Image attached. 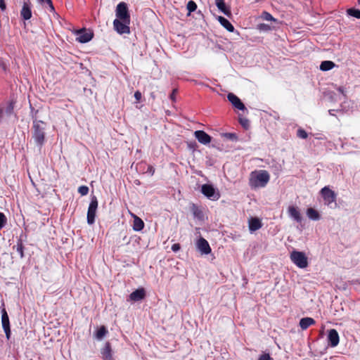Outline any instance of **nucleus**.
<instances>
[{
	"label": "nucleus",
	"instance_id": "f8f14e48",
	"mask_svg": "<svg viewBox=\"0 0 360 360\" xmlns=\"http://www.w3.org/2000/svg\"><path fill=\"white\" fill-rule=\"evenodd\" d=\"M195 136L200 143L205 145L210 143L212 140L211 136L202 130L195 131Z\"/></svg>",
	"mask_w": 360,
	"mask_h": 360
},
{
	"label": "nucleus",
	"instance_id": "f704fd0d",
	"mask_svg": "<svg viewBox=\"0 0 360 360\" xmlns=\"http://www.w3.org/2000/svg\"><path fill=\"white\" fill-rule=\"evenodd\" d=\"M240 124L245 128L248 129L249 127V120L245 118H240Z\"/></svg>",
	"mask_w": 360,
	"mask_h": 360
},
{
	"label": "nucleus",
	"instance_id": "2eb2a0df",
	"mask_svg": "<svg viewBox=\"0 0 360 360\" xmlns=\"http://www.w3.org/2000/svg\"><path fill=\"white\" fill-rule=\"evenodd\" d=\"M288 212L289 216L297 222L302 221V215L299 209L293 205H290L288 208Z\"/></svg>",
	"mask_w": 360,
	"mask_h": 360
},
{
	"label": "nucleus",
	"instance_id": "bb28decb",
	"mask_svg": "<svg viewBox=\"0 0 360 360\" xmlns=\"http://www.w3.org/2000/svg\"><path fill=\"white\" fill-rule=\"evenodd\" d=\"M108 333V330L105 326H102L96 333V338L98 340H101Z\"/></svg>",
	"mask_w": 360,
	"mask_h": 360
},
{
	"label": "nucleus",
	"instance_id": "6ab92c4d",
	"mask_svg": "<svg viewBox=\"0 0 360 360\" xmlns=\"http://www.w3.org/2000/svg\"><path fill=\"white\" fill-rule=\"evenodd\" d=\"M316 323L315 320L311 317H304L300 319L299 325L302 330H307L309 326Z\"/></svg>",
	"mask_w": 360,
	"mask_h": 360
},
{
	"label": "nucleus",
	"instance_id": "f03ea898",
	"mask_svg": "<svg viewBox=\"0 0 360 360\" xmlns=\"http://www.w3.org/2000/svg\"><path fill=\"white\" fill-rule=\"evenodd\" d=\"M46 123L38 120H34L32 124V137L39 146L44 145L45 141V129Z\"/></svg>",
	"mask_w": 360,
	"mask_h": 360
},
{
	"label": "nucleus",
	"instance_id": "37998d69",
	"mask_svg": "<svg viewBox=\"0 0 360 360\" xmlns=\"http://www.w3.org/2000/svg\"><path fill=\"white\" fill-rule=\"evenodd\" d=\"M226 136L227 137H229V139H236V136L235 134H232V133H228V134H226Z\"/></svg>",
	"mask_w": 360,
	"mask_h": 360
},
{
	"label": "nucleus",
	"instance_id": "4468645a",
	"mask_svg": "<svg viewBox=\"0 0 360 360\" xmlns=\"http://www.w3.org/2000/svg\"><path fill=\"white\" fill-rule=\"evenodd\" d=\"M228 100L232 105L238 110H244L245 108L244 104L241 102L240 99L232 93H229L227 96Z\"/></svg>",
	"mask_w": 360,
	"mask_h": 360
},
{
	"label": "nucleus",
	"instance_id": "7ed1b4c3",
	"mask_svg": "<svg viewBox=\"0 0 360 360\" xmlns=\"http://www.w3.org/2000/svg\"><path fill=\"white\" fill-rule=\"evenodd\" d=\"M290 257L291 261L301 269H304L308 266L307 257L302 252L294 250L290 253Z\"/></svg>",
	"mask_w": 360,
	"mask_h": 360
},
{
	"label": "nucleus",
	"instance_id": "c756f323",
	"mask_svg": "<svg viewBox=\"0 0 360 360\" xmlns=\"http://www.w3.org/2000/svg\"><path fill=\"white\" fill-rule=\"evenodd\" d=\"M262 18L267 21H276V19L268 12L264 11L262 13Z\"/></svg>",
	"mask_w": 360,
	"mask_h": 360
},
{
	"label": "nucleus",
	"instance_id": "4be33fe9",
	"mask_svg": "<svg viewBox=\"0 0 360 360\" xmlns=\"http://www.w3.org/2000/svg\"><path fill=\"white\" fill-rule=\"evenodd\" d=\"M215 4L218 9L221 11L224 14L227 16L231 15V11L226 6V4L224 0H215Z\"/></svg>",
	"mask_w": 360,
	"mask_h": 360
},
{
	"label": "nucleus",
	"instance_id": "c85d7f7f",
	"mask_svg": "<svg viewBox=\"0 0 360 360\" xmlns=\"http://www.w3.org/2000/svg\"><path fill=\"white\" fill-rule=\"evenodd\" d=\"M197 8V4L193 1H189L187 4V9L189 13L193 12Z\"/></svg>",
	"mask_w": 360,
	"mask_h": 360
},
{
	"label": "nucleus",
	"instance_id": "c9c22d12",
	"mask_svg": "<svg viewBox=\"0 0 360 360\" xmlns=\"http://www.w3.org/2000/svg\"><path fill=\"white\" fill-rule=\"evenodd\" d=\"M258 360H273V359L270 356L269 354L264 353L259 356Z\"/></svg>",
	"mask_w": 360,
	"mask_h": 360
},
{
	"label": "nucleus",
	"instance_id": "ddd939ff",
	"mask_svg": "<svg viewBox=\"0 0 360 360\" xmlns=\"http://www.w3.org/2000/svg\"><path fill=\"white\" fill-rule=\"evenodd\" d=\"M249 230L251 233L255 232L262 227V223L258 217H250L248 220Z\"/></svg>",
	"mask_w": 360,
	"mask_h": 360
},
{
	"label": "nucleus",
	"instance_id": "a211bd4d",
	"mask_svg": "<svg viewBox=\"0 0 360 360\" xmlns=\"http://www.w3.org/2000/svg\"><path fill=\"white\" fill-rule=\"evenodd\" d=\"M145 296V290L143 288H139L130 294L129 299L131 301L136 302L143 300Z\"/></svg>",
	"mask_w": 360,
	"mask_h": 360
},
{
	"label": "nucleus",
	"instance_id": "a878e982",
	"mask_svg": "<svg viewBox=\"0 0 360 360\" xmlns=\"http://www.w3.org/2000/svg\"><path fill=\"white\" fill-rule=\"evenodd\" d=\"M335 63L330 60H324L320 65V70L322 71H328L335 67Z\"/></svg>",
	"mask_w": 360,
	"mask_h": 360
},
{
	"label": "nucleus",
	"instance_id": "1a4fd4ad",
	"mask_svg": "<svg viewBox=\"0 0 360 360\" xmlns=\"http://www.w3.org/2000/svg\"><path fill=\"white\" fill-rule=\"evenodd\" d=\"M129 25V23H127L117 18L113 21L114 29L120 34H129L130 32Z\"/></svg>",
	"mask_w": 360,
	"mask_h": 360
},
{
	"label": "nucleus",
	"instance_id": "58836bf2",
	"mask_svg": "<svg viewBox=\"0 0 360 360\" xmlns=\"http://www.w3.org/2000/svg\"><path fill=\"white\" fill-rule=\"evenodd\" d=\"M146 172L153 176L155 173V168L152 165H148Z\"/></svg>",
	"mask_w": 360,
	"mask_h": 360
},
{
	"label": "nucleus",
	"instance_id": "f3484780",
	"mask_svg": "<svg viewBox=\"0 0 360 360\" xmlns=\"http://www.w3.org/2000/svg\"><path fill=\"white\" fill-rule=\"evenodd\" d=\"M101 352L103 360H113L111 345L109 342H105Z\"/></svg>",
	"mask_w": 360,
	"mask_h": 360
},
{
	"label": "nucleus",
	"instance_id": "de8ad7c7",
	"mask_svg": "<svg viewBox=\"0 0 360 360\" xmlns=\"http://www.w3.org/2000/svg\"><path fill=\"white\" fill-rule=\"evenodd\" d=\"M256 1H259V0H255Z\"/></svg>",
	"mask_w": 360,
	"mask_h": 360
},
{
	"label": "nucleus",
	"instance_id": "20e7f679",
	"mask_svg": "<svg viewBox=\"0 0 360 360\" xmlns=\"http://www.w3.org/2000/svg\"><path fill=\"white\" fill-rule=\"evenodd\" d=\"M115 14L117 19H120L127 23H130V14L127 4L125 2H120L117 4Z\"/></svg>",
	"mask_w": 360,
	"mask_h": 360
},
{
	"label": "nucleus",
	"instance_id": "f257e3e1",
	"mask_svg": "<svg viewBox=\"0 0 360 360\" xmlns=\"http://www.w3.org/2000/svg\"><path fill=\"white\" fill-rule=\"evenodd\" d=\"M270 175L266 170H255L250 173L249 185L252 188H263L266 186Z\"/></svg>",
	"mask_w": 360,
	"mask_h": 360
},
{
	"label": "nucleus",
	"instance_id": "6e6552de",
	"mask_svg": "<svg viewBox=\"0 0 360 360\" xmlns=\"http://www.w3.org/2000/svg\"><path fill=\"white\" fill-rule=\"evenodd\" d=\"M1 323L6 334V337L7 340H9L11 338V332L10 328L9 317L5 308L1 309Z\"/></svg>",
	"mask_w": 360,
	"mask_h": 360
},
{
	"label": "nucleus",
	"instance_id": "79ce46f5",
	"mask_svg": "<svg viewBox=\"0 0 360 360\" xmlns=\"http://www.w3.org/2000/svg\"><path fill=\"white\" fill-rule=\"evenodd\" d=\"M338 91L341 93L344 96H346L345 90L343 86H339L338 89Z\"/></svg>",
	"mask_w": 360,
	"mask_h": 360
},
{
	"label": "nucleus",
	"instance_id": "39448f33",
	"mask_svg": "<svg viewBox=\"0 0 360 360\" xmlns=\"http://www.w3.org/2000/svg\"><path fill=\"white\" fill-rule=\"evenodd\" d=\"M320 194L323 199L325 205L330 206L332 203H334L335 207H336L337 194L335 191H332L328 186H325L320 191Z\"/></svg>",
	"mask_w": 360,
	"mask_h": 360
},
{
	"label": "nucleus",
	"instance_id": "dca6fc26",
	"mask_svg": "<svg viewBox=\"0 0 360 360\" xmlns=\"http://www.w3.org/2000/svg\"><path fill=\"white\" fill-rule=\"evenodd\" d=\"M198 248L202 253L207 255L210 253L211 248L208 242L203 238H200L197 243Z\"/></svg>",
	"mask_w": 360,
	"mask_h": 360
},
{
	"label": "nucleus",
	"instance_id": "412c9836",
	"mask_svg": "<svg viewBox=\"0 0 360 360\" xmlns=\"http://www.w3.org/2000/svg\"><path fill=\"white\" fill-rule=\"evenodd\" d=\"M21 17L24 20H29L32 17V11L29 4L24 3L22 10L20 11Z\"/></svg>",
	"mask_w": 360,
	"mask_h": 360
},
{
	"label": "nucleus",
	"instance_id": "a18cd8bd",
	"mask_svg": "<svg viewBox=\"0 0 360 360\" xmlns=\"http://www.w3.org/2000/svg\"><path fill=\"white\" fill-rule=\"evenodd\" d=\"M150 96L153 98V99L155 98V96L154 93H151Z\"/></svg>",
	"mask_w": 360,
	"mask_h": 360
},
{
	"label": "nucleus",
	"instance_id": "e433bc0d",
	"mask_svg": "<svg viewBox=\"0 0 360 360\" xmlns=\"http://www.w3.org/2000/svg\"><path fill=\"white\" fill-rule=\"evenodd\" d=\"M180 248H181V245L179 243H174L172 245V248H171L172 250L175 252L179 251L180 250Z\"/></svg>",
	"mask_w": 360,
	"mask_h": 360
},
{
	"label": "nucleus",
	"instance_id": "9d476101",
	"mask_svg": "<svg viewBox=\"0 0 360 360\" xmlns=\"http://www.w3.org/2000/svg\"><path fill=\"white\" fill-rule=\"evenodd\" d=\"M77 40L80 43H86L91 40L94 34L91 32H86L85 29L77 31Z\"/></svg>",
	"mask_w": 360,
	"mask_h": 360
},
{
	"label": "nucleus",
	"instance_id": "9b49d317",
	"mask_svg": "<svg viewBox=\"0 0 360 360\" xmlns=\"http://www.w3.org/2000/svg\"><path fill=\"white\" fill-rule=\"evenodd\" d=\"M328 344L330 347H336L340 342V337L338 331L335 329H330L328 335Z\"/></svg>",
	"mask_w": 360,
	"mask_h": 360
},
{
	"label": "nucleus",
	"instance_id": "0eeeda50",
	"mask_svg": "<svg viewBox=\"0 0 360 360\" xmlns=\"http://www.w3.org/2000/svg\"><path fill=\"white\" fill-rule=\"evenodd\" d=\"M98 207V200L96 196L91 198L87 212V222L93 224L95 221L96 212Z\"/></svg>",
	"mask_w": 360,
	"mask_h": 360
},
{
	"label": "nucleus",
	"instance_id": "7c9ffc66",
	"mask_svg": "<svg viewBox=\"0 0 360 360\" xmlns=\"http://www.w3.org/2000/svg\"><path fill=\"white\" fill-rule=\"evenodd\" d=\"M7 223V218L3 212H0V229H1Z\"/></svg>",
	"mask_w": 360,
	"mask_h": 360
},
{
	"label": "nucleus",
	"instance_id": "c03bdc74",
	"mask_svg": "<svg viewBox=\"0 0 360 360\" xmlns=\"http://www.w3.org/2000/svg\"><path fill=\"white\" fill-rule=\"evenodd\" d=\"M0 66L2 68V69H3L4 70H6V65H5V63H4V62H1V63H0Z\"/></svg>",
	"mask_w": 360,
	"mask_h": 360
},
{
	"label": "nucleus",
	"instance_id": "423d86ee",
	"mask_svg": "<svg viewBox=\"0 0 360 360\" xmlns=\"http://www.w3.org/2000/svg\"><path fill=\"white\" fill-rule=\"evenodd\" d=\"M201 192L205 196L212 200H217L220 198V193L211 184H203L201 187Z\"/></svg>",
	"mask_w": 360,
	"mask_h": 360
},
{
	"label": "nucleus",
	"instance_id": "473e14b6",
	"mask_svg": "<svg viewBox=\"0 0 360 360\" xmlns=\"http://www.w3.org/2000/svg\"><path fill=\"white\" fill-rule=\"evenodd\" d=\"M297 135L298 137L304 139H307L308 136L307 131L302 129H299L297 130Z\"/></svg>",
	"mask_w": 360,
	"mask_h": 360
},
{
	"label": "nucleus",
	"instance_id": "aec40b11",
	"mask_svg": "<svg viewBox=\"0 0 360 360\" xmlns=\"http://www.w3.org/2000/svg\"><path fill=\"white\" fill-rule=\"evenodd\" d=\"M13 249L15 250L18 252L20 257L21 259H22L25 257V246L23 244L22 236H20V238L18 239L16 245H13Z\"/></svg>",
	"mask_w": 360,
	"mask_h": 360
},
{
	"label": "nucleus",
	"instance_id": "ea45409f",
	"mask_svg": "<svg viewBox=\"0 0 360 360\" xmlns=\"http://www.w3.org/2000/svg\"><path fill=\"white\" fill-rule=\"evenodd\" d=\"M177 92V90L176 89H173L172 94H170L169 97L172 101H175V95Z\"/></svg>",
	"mask_w": 360,
	"mask_h": 360
},
{
	"label": "nucleus",
	"instance_id": "cd10ccee",
	"mask_svg": "<svg viewBox=\"0 0 360 360\" xmlns=\"http://www.w3.org/2000/svg\"><path fill=\"white\" fill-rule=\"evenodd\" d=\"M347 13L349 15L353 16L357 19H360V10L354 8L347 10Z\"/></svg>",
	"mask_w": 360,
	"mask_h": 360
},
{
	"label": "nucleus",
	"instance_id": "a19ab883",
	"mask_svg": "<svg viewBox=\"0 0 360 360\" xmlns=\"http://www.w3.org/2000/svg\"><path fill=\"white\" fill-rule=\"evenodd\" d=\"M6 5L4 0H0V8L2 11H4L6 9Z\"/></svg>",
	"mask_w": 360,
	"mask_h": 360
},
{
	"label": "nucleus",
	"instance_id": "49530a36",
	"mask_svg": "<svg viewBox=\"0 0 360 360\" xmlns=\"http://www.w3.org/2000/svg\"><path fill=\"white\" fill-rule=\"evenodd\" d=\"M357 3L360 6V0H357Z\"/></svg>",
	"mask_w": 360,
	"mask_h": 360
},
{
	"label": "nucleus",
	"instance_id": "72a5a7b5",
	"mask_svg": "<svg viewBox=\"0 0 360 360\" xmlns=\"http://www.w3.org/2000/svg\"><path fill=\"white\" fill-rule=\"evenodd\" d=\"M40 3L43 4V3H46L49 8V10L51 12H53L55 11L54 9V6L53 5V3H52V1L51 0H38Z\"/></svg>",
	"mask_w": 360,
	"mask_h": 360
},
{
	"label": "nucleus",
	"instance_id": "393cba45",
	"mask_svg": "<svg viewBox=\"0 0 360 360\" xmlns=\"http://www.w3.org/2000/svg\"><path fill=\"white\" fill-rule=\"evenodd\" d=\"M307 217L312 220H319L321 216L317 210L315 209L310 207L307 210Z\"/></svg>",
	"mask_w": 360,
	"mask_h": 360
},
{
	"label": "nucleus",
	"instance_id": "2f4dec72",
	"mask_svg": "<svg viewBox=\"0 0 360 360\" xmlns=\"http://www.w3.org/2000/svg\"><path fill=\"white\" fill-rule=\"evenodd\" d=\"M89 188L88 186H81L78 188V192L82 195H86L88 194L89 193Z\"/></svg>",
	"mask_w": 360,
	"mask_h": 360
},
{
	"label": "nucleus",
	"instance_id": "5701e85b",
	"mask_svg": "<svg viewBox=\"0 0 360 360\" xmlns=\"http://www.w3.org/2000/svg\"><path fill=\"white\" fill-rule=\"evenodd\" d=\"M217 19L220 24L229 32H232L234 31V27L227 19L222 16H219Z\"/></svg>",
	"mask_w": 360,
	"mask_h": 360
},
{
	"label": "nucleus",
	"instance_id": "b1692460",
	"mask_svg": "<svg viewBox=\"0 0 360 360\" xmlns=\"http://www.w3.org/2000/svg\"><path fill=\"white\" fill-rule=\"evenodd\" d=\"M144 227V222L139 217L134 215L133 229L136 231H141Z\"/></svg>",
	"mask_w": 360,
	"mask_h": 360
},
{
	"label": "nucleus",
	"instance_id": "4c0bfd02",
	"mask_svg": "<svg viewBox=\"0 0 360 360\" xmlns=\"http://www.w3.org/2000/svg\"><path fill=\"white\" fill-rule=\"evenodd\" d=\"M134 98L137 102H139L141 99V93L139 91H136L134 93Z\"/></svg>",
	"mask_w": 360,
	"mask_h": 360
}]
</instances>
